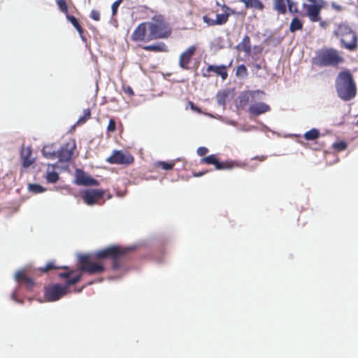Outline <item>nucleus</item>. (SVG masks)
I'll return each instance as SVG.
<instances>
[{"instance_id":"obj_41","label":"nucleus","mask_w":358,"mask_h":358,"mask_svg":"<svg viewBox=\"0 0 358 358\" xmlns=\"http://www.w3.org/2000/svg\"><path fill=\"white\" fill-rule=\"evenodd\" d=\"M331 8H332L333 9H334L335 10H336V11H338V12H341V11H342V10H343V7H342L341 5L337 4V3H335V2H332V3H331Z\"/></svg>"},{"instance_id":"obj_30","label":"nucleus","mask_w":358,"mask_h":358,"mask_svg":"<svg viewBox=\"0 0 358 358\" xmlns=\"http://www.w3.org/2000/svg\"><path fill=\"white\" fill-rule=\"evenodd\" d=\"M175 166L174 162H167L164 161H159L155 163V167L160 168L163 170H171Z\"/></svg>"},{"instance_id":"obj_46","label":"nucleus","mask_w":358,"mask_h":358,"mask_svg":"<svg viewBox=\"0 0 358 358\" xmlns=\"http://www.w3.org/2000/svg\"><path fill=\"white\" fill-rule=\"evenodd\" d=\"M206 173V172H199V173H194V176H195V177H199V176H203V175L204 173Z\"/></svg>"},{"instance_id":"obj_10","label":"nucleus","mask_w":358,"mask_h":358,"mask_svg":"<svg viewBox=\"0 0 358 358\" xmlns=\"http://www.w3.org/2000/svg\"><path fill=\"white\" fill-rule=\"evenodd\" d=\"M312 4L303 3V7L306 10V15L312 22L320 21V13L322 8V0H308Z\"/></svg>"},{"instance_id":"obj_21","label":"nucleus","mask_w":358,"mask_h":358,"mask_svg":"<svg viewBox=\"0 0 358 358\" xmlns=\"http://www.w3.org/2000/svg\"><path fill=\"white\" fill-rule=\"evenodd\" d=\"M142 48L147 51H152L155 52H166L168 51L166 45L163 42H159L156 44L144 45Z\"/></svg>"},{"instance_id":"obj_31","label":"nucleus","mask_w":358,"mask_h":358,"mask_svg":"<svg viewBox=\"0 0 358 358\" xmlns=\"http://www.w3.org/2000/svg\"><path fill=\"white\" fill-rule=\"evenodd\" d=\"M91 117V111L90 108H86L83 110V116L80 117L77 121V124H85Z\"/></svg>"},{"instance_id":"obj_48","label":"nucleus","mask_w":358,"mask_h":358,"mask_svg":"<svg viewBox=\"0 0 358 358\" xmlns=\"http://www.w3.org/2000/svg\"><path fill=\"white\" fill-rule=\"evenodd\" d=\"M111 197H112V195L110 193H108L107 195V199H110Z\"/></svg>"},{"instance_id":"obj_52","label":"nucleus","mask_w":358,"mask_h":358,"mask_svg":"<svg viewBox=\"0 0 358 358\" xmlns=\"http://www.w3.org/2000/svg\"><path fill=\"white\" fill-rule=\"evenodd\" d=\"M357 2H358V0H357Z\"/></svg>"},{"instance_id":"obj_18","label":"nucleus","mask_w":358,"mask_h":358,"mask_svg":"<svg viewBox=\"0 0 358 358\" xmlns=\"http://www.w3.org/2000/svg\"><path fill=\"white\" fill-rule=\"evenodd\" d=\"M224 13L221 14H217L215 22L216 25H222L224 24L229 19V17L231 14L235 13V12L229 8L228 6L223 7Z\"/></svg>"},{"instance_id":"obj_6","label":"nucleus","mask_w":358,"mask_h":358,"mask_svg":"<svg viewBox=\"0 0 358 358\" xmlns=\"http://www.w3.org/2000/svg\"><path fill=\"white\" fill-rule=\"evenodd\" d=\"M335 35L339 37L342 47L349 51H355L358 48V38L356 32L348 25L340 24Z\"/></svg>"},{"instance_id":"obj_43","label":"nucleus","mask_w":358,"mask_h":358,"mask_svg":"<svg viewBox=\"0 0 358 358\" xmlns=\"http://www.w3.org/2000/svg\"><path fill=\"white\" fill-rule=\"evenodd\" d=\"M253 50L255 54H260L263 50V48L261 45H255Z\"/></svg>"},{"instance_id":"obj_27","label":"nucleus","mask_w":358,"mask_h":358,"mask_svg":"<svg viewBox=\"0 0 358 358\" xmlns=\"http://www.w3.org/2000/svg\"><path fill=\"white\" fill-rule=\"evenodd\" d=\"M60 268L69 270V267L67 266H56L54 262H50L44 267L40 268L39 271L42 273H47L50 270H56Z\"/></svg>"},{"instance_id":"obj_32","label":"nucleus","mask_w":358,"mask_h":358,"mask_svg":"<svg viewBox=\"0 0 358 358\" xmlns=\"http://www.w3.org/2000/svg\"><path fill=\"white\" fill-rule=\"evenodd\" d=\"M348 147V144L345 141H338V142H336L335 143L333 144V148L338 151V152H341V151H343V150H345Z\"/></svg>"},{"instance_id":"obj_47","label":"nucleus","mask_w":358,"mask_h":358,"mask_svg":"<svg viewBox=\"0 0 358 358\" xmlns=\"http://www.w3.org/2000/svg\"><path fill=\"white\" fill-rule=\"evenodd\" d=\"M256 158L258 159L259 161H264L266 159V157L265 156H261V157H257Z\"/></svg>"},{"instance_id":"obj_39","label":"nucleus","mask_w":358,"mask_h":358,"mask_svg":"<svg viewBox=\"0 0 358 358\" xmlns=\"http://www.w3.org/2000/svg\"><path fill=\"white\" fill-rule=\"evenodd\" d=\"M203 20L208 26H215V25H216L215 20H213V19L210 18L207 15L203 16Z\"/></svg>"},{"instance_id":"obj_11","label":"nucleus","mask_w":358,"mask_h":358,"mask_svg":"<svg viewBox=\"0 0 358 358\" xmlns=\"http://www.w3.org/2000/svg\"><path fill=\"white\" fill-rule=\"evenodd\" d=\"M67 291V285L62 286L59 284H55L45 288L44 296L48 301H55L64 296Z\"/></svg>"},{"instance_id":"obj_37","label":"nucleus","mask_w":358,"mask_h":358,"mask_svg":"<svg viewBox=\"0 0 358 358\" xmlns=\"http://www.w3.org/2000/svg\"><path fill=\"white\" fill-rule=\"evenodd\" d=\"M116 130V122L114 120V119L111 118L109 120L108 127H107V131L108 132H114Z\"/></svg>"},{"instance_id":"obj_29","label":"nucleus","mask_w":358,"mask_h":358,"mask_svg":"<svg viewBox=\"0 0 358 358\" xmlns=\"http://www.w3.org/2000/svg\"><path fill=\"white\" fill-rule=\"evenodd\" d=\"M248 76L247 67L244 64H240L236 70V76L239 78H245Z\"/></svg>"},{"instance_id":"obj_49","label":"nucleus","mask_w":358,"mask_h":358,"mask_svg":"<svg viewBox=\"0 0 358 358\" xmlns=\"http://www.w3.org/2000/svg\"><path fill=\"white\" fill-rule=\"evenodd\" d=\"M15 294L14 293V294H13V299H15Z\"/></svg>"},{"instance_id":"obj_20","label":"nucleus","mask_w":358,"mask_h":358,"mask_svg":"<svg viewBox=\"0 0 358 358\" xmlns=\"http://www.w3.org/2000/svg\"><path fill=\"white\" fill-rule=\"evenodd\" d=\"M31 150L29 148H22L21 150V159L22 160V166L24 168L30 166L34 162V159L31 158Z\"/></svg>"},{"instance_id":"obj_13","label":"nucleus","mask_w":358,"mask_h":358,"mask_svg":"<svg viewBox=\"0 0 358 358\" xmlns=\"http://www.w3.org/2000/svg\"><path fill=\"white\" fill-rule=\"evenodd\" d=\"M196 46L193 45L181 53L179 57V66L185 70L189 69V64L195 55Z\"/></svg>"},{"instance_id":"obj_42","label":"nucleus","mask_w":358,"mask_h":358,"mask_svg":"<svg viewBox=\"0 0 358 358\" xmlns=\"http://www.w3.org/2000/svg\"><path fill=\"white\" fill-rule=\"evenodd\" d=\"M189 104L192 110L197 113H201V109L198 106H196L192 101H189Z\"/></svg>"},{"instance_id":"obj_36","label":"nucleus","mask_w":358,"mask_h":358,"mask_svg":"<svg viewBox=\"0 0 358 358\" xmlns=\"http://www.w3.org/2000/svg\"><path fill=\"white\" fill-rule=\"evenodd\" d=\"M122 1L123 0H117L112 4L111 8L113 16H115L117 14V9L120 5L122 3Z\"/></svg>"},{"instance_id":"obj_40","label":"nucleus","mask_w":358,"mask_h":358,"mask_svg":"<svg viewBox=\"0 0 358 358\" xmlns=\"http://www.w3.org/2000/svg\"><path fill=\"white\" fill-rule=\"evenodd\" d=\"M196 152L199 156H204L208 152V149L206 147H199Z\"/></svg>"},{"instance_id":"obj_35","label":"nucleus","mask_w":358,"mask_h":358,"mask_svg":"<svg viewBox=\"0 0 358 358\" xmlns=\"http://www.w3.org/2000/svg\"><path fill=\"white\" fill-rule=\"evenodd\" d=\"M29 189L31 192L38 194L45 191V188H43L41 185L38 184H31L29 186Z\"/></svg>"},{"instance_id":"obj_4","label":"nucleus","mask_w":358,"mask_h":358,"mask_svg":"<svg viewBox=\"0 0 358 358\" xmlns=\"http://www.w3.org/2000/svg\"><path fill=\"white\" fill-rule=\"evenodd\" d=\"M338 96L343 101H350L357 94V86L349 70L341 71L335 82Z\"/></svg>"},{"instance_id":"obj_23","label":"nucleus","mask_w":358,"mask_h":358,"mask_svg":"<svg viewBox=\"0 0 358 358\" xmlns=\"http://www.w3.org/2000/svg\"><path fill=\"white\" fill-rule=\"evenodd\" d=\"M42 153L48 159L58 157L57 151L53 148L52 145H45L42 149Z\"/></svg>"},{"instance_id":"obj_17","label":"nucleus","mask_w":358,"mask_h":358,"mask_svg":"<svg viewBox=\"0 0 358 358\" xmlns=\"http://www.w3.org/2000/svg\"><path fill=\"white\" fill-rule=\"evenodd\" d=\"M238 52H243L246 55H251V40L249 36L245 35L242 41L236 46Z\"/></svg>"},{"instance_id":"obj_44","label":"nucleus","mask_w":358,"mask_h":358,"mask_svg":"<svg viewBox=\"0 0 358 358\" xmlns=\"http://www.w3.org/2000/svg\"><path fill=\"white\" fill-rule=\"evenodd\" d=\"M124 92H125L126 94H127L128 95H129V96H133V95H134V91H133V90H132V88H131V87H129V86H128V87H125V88L124 89Z\"/></svg>"},{"instance_id":"obj_16","label":"nucleus","mask_w":358,"mask_h":358,"mask_svg":"<svg viewBox=\"0 0 358 358\" xmlns=\"http://www.w3.org/2000/svg\"><path fill=\"white\" fill-rule=\"evenodd\" d=\"M15 279L18 284L24 285L29 290H31L35 285L33 279L27 275L24 270L17 271L15 275Z\"/></svg>"},{"instance_id":"obj_3","label":"nucleus","mask_w":358,"mask_h":358,"mask_svg":"<svg viewBox=\"0 0 358 358\" xmlns=\"http://www.w3.org/2000/svg\"><path fill=\"white\" fill-rule=\"evenodd\" d=\"M265 95L263 90H250L241 94L239 96L241 106H246L249 101L251 104L249 106L248 111L250 116L257 117L262 114L269 112L271 108L269 105L264 102H257L256 99Z\"/></svg>"},{"instance_id":"obj_1","label":"nucleus","mask_w":358,"mask_h":358,"mask_svg":"<svg viewBox=\"0 0 358 358\" xmlns=\"http://www.w3.org/2000/svg\"><path fill=\"white\" fill-rule=\"evenodd\" d=\"M131 250L130 248L115 245L97 251L93 255H81L79 257L78 270L60 273L59 276L66 279L65 285L69 287L75 285L81 279L83 273L90 275L103 273L106 271L103 264L105 259H110L112 269L117 271L120 268L122 260L127 257Z\"/></svg>"},{"instance_id":"obj_50","label":"nucleus","mask_w":358,"mask_h":358,"mask_svg":"<svg viewBox=\"0 0 358 358\" xmlns=\"http://www.w3.org/2000/svg\"><path fill=\"white\" fill-rule=\"evenodd\" d=\"M93 282H90L88 283V285H92Z\"/></svg>"},{"instance_id":"obj_38","label":"nucleus","mask_w":358,"mask_h":358,"mask_svg":"<svg viewBox=\"0 0 358 358\" xmlns=\"http://www.w3.org/2000/svg\"><path fill=\"white\" fill-rule=\"evenodd\" d=\"M90 17L95 20V21H99L100 20V13L98 10H92L90 15Z\"/></svg>"},{"instance_id":"obj_51","label":"nucleus","mask_w":358,"mask_h":358,"mask_svg":"<svg viewBox=\"0 0 358 358\" xmlns=\"http://www.w3.org/2000/svg\"><path fill=\"white\" fill-rule=\"evenodd\" d=\"M357 125L358 126V120H357Z\"/></svg>"},{"instance_id":"obj_9","label":"nucleus","mask_w":358,"mask_h":358,"mask_svg":"<svg viewBox=\"0 0 358 358\" xmlns=\"http://www.w3.org/2000/svg\"><path fill=\"white\" fill-rule=\"evenodd\" d=\"M201 164H213L217 170L232 169L238 166L237 163L233 161L219 162L215 155H210L200 159Z\"/></svg>"},{"instance_id":"obj_5","label":"nucleus","mask_w":358,"mask_h":358,"mask_svg":"<svg viewBox=\"0 0 358 358\" xmlns=\"http://www.w3.org/2000/svg\"><path fill=\"white\" fill-rule=\"evenodd\" d=\"M344 62V58L338 50L324 48L317 52L312 59L313 65L317 67L337 66Z\"/></svg>"},{"instance_id":"obj_34","label":"nucleus","mask_w":358,"mask_h":358,"mask_svg":"<svg viewBox=\"0 0 358 358\" xmlns=\"http://www.w3.org/2000/svg\"><path fill=\"white\" fill-rule=\"evenodd\" d=\"M286 1L288 10L291 13H298L299 10L296 3L294 2L292 0H286Z\"/></svg>"},{"instance_id":"obj_28","label":"nucleus","mask_w":358,"mask_h":358,"mask_svg":"<svg viewBox=\"0 0 358 358\" xmlns=\"http://www.w3.org/2000/svg\"><path fill=\"white\" fill-rule=\"evenodd\" d=\"M303 28V23L298 17H294L289 25V31L291 32H295L298 30H301Z\"/></svg>"},{"instance_id":"obj_22","label":"nucleus","mask_w":358,"mask_h":358,"mask_svg":"<svg viewBox=\"0 0 358 358\" xmlns=\"http://www.w3.org/2000/svg\"><path fill=\"white\" fill-rule=\"evenodd\" d=\"M245 4L246 8H252L262 11L264 9V5L260 0H241Z\"/></svg>"},{"instance_id":"obj_14","label":"nucleus","mask_w":358,"mask_h":358,"mask_svg":"<svg viewBox=\"0 0 358 358\" xmlns=\"http://www.w3.org/2000/svg\"><path fill=\"white\" fill-rule=\"evenodd\" d=\"M75 149L76 144L74 142L65 143L58 152L59 161L61 162H69L71 159Z\"/></svg>"},{"instance_id":"obj_15","label":"nucleus","mask_w":358,"mask_h":358,"mask_svg":"<svg viewBox=\"0 0 358 358\" xmlns=\"http://www.w3.org/2000/svg\"><path fill=\"white\" fill-rule=\"evenodd\" d=\"M76 183L78 185L85 186H98L99 185L97 180L94 179L82 170L76 171Z\"/></svg>"},{"instance_id":"obj_2","label":"nucleus","mask_w":358,"mask_h":358,"mask_svg":"<svg viewBox=\"0 0 358 358\" xmlns=\"http://www.w3.org/2000/svg\"><path fill=\"white\" fill-rule=\"evenodd\" d=\"M171 28L162 15L155 16L150 22L140 23L131 35L134 42H149L153 40L168 38Z\"/></svg>"},{"instance_id":"obj_19","label":"nucleus","mask_w":358,"mask_h":358,"mask_svg":"<svg viewBox=\"0 0 358 358\" xmlns=\"http://www.w3.org/2000/svg\"><path fill=\"white\" fill-rule=\"evenodd\" d=\"M55 164H48L47 168V173L45 180L48 183H55L58 181L59 177V174L55 171Z\"/></svg>"},{"instance_id":"obj_8","label":"nucleus","mask_w":358,"mask_h":358,"mask_svg":"<svg viewBox=\"0 0 358 358\" xmlns=\"http://www.w3.org/2000/svg\"><path fill=\"white\" fill-rule=\"evenodd\" d=\"M111 164L130 165L134 163V157L128 152L114 150L112 155L106 159Z\"/></svg>"},{"instance_id":"obj_25","label":"nucleus","mask_w":358,"mask_h":358,"mask_svg":"<svg viewBox=\"0 0 358 358\" xmlns=\"http://www.w3.org/2000/svg\"><path fill=\"white\" fill-rule=\"evenodd\" d=\"M66 18L71 23V24L75 27V29L78 31L80 36L83 38V34L84 31H83V27L80 24L78 19L76 17H74L73 15H66Z\"/></svg>"},{"instance_id":"obj_7","label":"nucleus","mask_w":358,"mask_h":358,"mask_svg":"<svg viewBox=\"0 0 358 358\" xmlns=\"http://www.w3.org/2000/svg\"><path fill=\"white\" fill-rule=\"evenodd\" d=\"M106 191L101 189H86L80 192V197L87 206L103 205Z\"/></svg>"},{"instance_id":"obj_24","label":"nucleus","mask_w":358,"mask_h":358,"mask_svg":"<svg viewBox=\"0 0 358 358\" xmlns=\"http://www.w3.org/2000/svg\"><path fill=\"white\" fill-rule=\"evenodd\" d=\"M274 9L280 14L287 12V1L285 0H274Z\"/></svg>"},{"instance_id":"obj_33","label":"nucleus","mask_w":358,"mask_h":358,"mask_svg":"<svg viewBox=\"0 0 358 358\" xmlns=\"http://www.w3.org/2000/svg\"><path fill=\"white\" fill-rule=\"evenodd\" d=\"M57 6H58L59 9L60 10V11L65 13L66 15H69L68 14V6H67L65 0H57Z\"/></svg>"},{"instance_id":"obj_12","label":"nucleus","mask_w":358,"mask_h":358,"mask_svg":"<svg viewBox=\"0 0 358 358\" xmlns=\"http://www.w3.org/2000/svg\"><path fill=\"white\" fill-rule=\"evenodd\" d=\"M232 61H231L229 65H208L205 71L202 72V76L204 78H209L211 76L210 73L213 72L217 76H220L222 80H227L228 78L227 69L231 66Z\"/></svg>"},{"instance_id":"obj_45","label":"nucleus","mask_w":358,"mask_h":358,"mask_svg":"<svg viewBox=\"0 0 358 358\" xmlns=\"http://www.w3.org/2000/svg\"><path fill=\"white\" fill-rule=\"evenodd\" d=\"M320 25L322 27V28H327V27L329 26V22L328 21H322L320 20Z\"/></svg>"},{"instance_id":"obj_26","label":"nucleus","mask_w":358,"mask_h":358,"mask_svg":"<svg viewBox=\"0 0 358 358\" xmlns=\"http://www.w3.org/2000/svg\"><path fill=\"white\" fill-rule=\"evenodd\" d=\"M320 136V132L317 129L313 128L306 131L303 137L307 141H314L317 139Z\"/></svg>"}]
</instances>
